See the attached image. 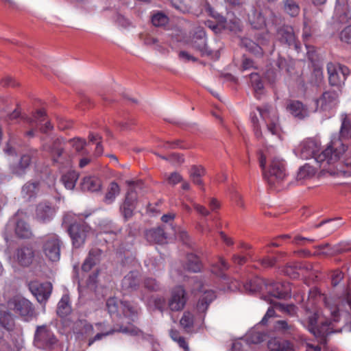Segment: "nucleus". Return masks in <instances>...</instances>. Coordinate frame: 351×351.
<instances>
[{"label": "nucleus", "instance_id": "obj_1", "mask_svg": "<svg viewBox=\"0 0 351 351\" xmlns=\"http://www.w3.org/2000/svg\"><path fill=\"white\" fill-rule=\"evenodd\" d=\"M341 145L340 140L332 138L329 146L319 153L318 143L315 140L308 139L302 142L294 149V153L302 159L307 160L313 158L322 167V170L326 171L330 175L350 176H351L350 170L337 169L335 171L327 168V166L335 163L339 158L341 151H338L337 147Z\"/></svg>", "mask_w": 351, "mask_h": 351}, {"label": "nucleus", "instance_id": "obj_2", "mask_svg": "<svg viewBox=\"0 0 351 351\" xmlns=\"http://www.w3.org/2000/svg\"><path fill=\"white\" fill-rule=\"evenodd\" d=\"M302 324L316 338L320 345L325 346L327 336L331 333V322L319 312L315 311L308 316L306 321H301Z\"/></svg>", "mask_w": 351, "mask_h": 351}, {"label": "nucleus", "instance_id": "obj_3", "mask_svg": "<svg viewBox=\"0 0 351 351\" xmlns=\"http://www.w3.org/2000/svg\"><path fill=\"white\" fill-rule=\"evenodd\" d=\"M259 163L263 171V176L270 186H276L281 184L287 177L286 164L284 160L274 156L271 158L269 169L266 171V158L261 154Z\"/></svg>", "mask_w": 351, "mask_h": 351}, {"label": "nucleus", "instance_id": "obj_4", "mask_svg": "<svg viewBox=\"0 0 351 351\" xmlns=\"http://www.w3.org/2000/svg\"><path fill=\"white\" fill-rule=\"evenodd\" d=\"M240 45L258 58L262 57L266 53H271L274 51L271 37L265 32L257 33L255 36V41L247 38H241Z\"/></svg>", "mask_w": 351, "mask_h": 351}, {"label": "nucleus", "instance_id": "obj_5", "mask_svg": "<svg viewBox=\"0 0 351 351\" xmlns=\"http://www.w3.org/2000/svg\"><path fill=\"white\" fill-rule=\"evenodd\" d=\"M34 345L47 351L54 350L59 346V341L47 325L38 326L34 335Z\"/></svg>", "mask_w": 351, "mask_h": 351}, {"label": "nucleus", "instance_id": "obj_6", "mask_svg": "<svg viewBox=\"0 0 351 351\" xmlns=\"http://www.w3.org/2000/svg\"><path fill=\"white\" fill-rule=\"evenodd\" d=\"M66 144L61 139L54 140L51 145H43V149L50 154L53 164L64 166L70 161V157L66 152Z\"/></svg>", "mask_w": 351, "mask_h": 351}, {"label": "nucleus", "instance_id": "obj_7", "mask_svg": "<svg viewBox=\"0 0 351 351\" xmlns=\"http://www.w3.org/2000/svg\"><path fill=\"white\" fill-rule=\"evenodd\" d=\"M62 241L56 234L46 235L43 241V252L45 256L52 262H56L60 258V250Z\"/></svg>", "mask_w": 351, "mask_h": 351}, {"label": "nucleus", "instance_id": "obj_8", "mask_svg": "<svg viewBox=\"0 0 351 351\" xmlns=\"http://www.w3.org/2000/svg\"><path fill=\"white\" fill-rule=\"evenodd\" d=\"M339 134L340 138H334L340 140L341 143V145L337 147V150L341 151V154L344 153L343 161L344 166L347 168V170L351 171V146L346 151L345 146L342 143V139L351 138V121L346 115L342 116Z\"/></svg>", "mask_w": 351, "mask_h": 351}, {"label": "nucleus", "instance_id": "obj_9", "mask_svg": "<svg viewBox=\"0 0 351 351\" xmlns=\"http://www.w3.org/2000/svg\"><path fill=\"white\" fill-rule=\"evenodd\" d=\"M25 215L18 210L10 219L9 226L14 228V232L20 239H28L33 237V232L25 219Z\"/></svg>", "mask_w": 351, "mask_h": 351}, {"label": "nucleus", "instance_id": "obj_10", "mask_svg": "<svg viewBox=\"0 0 351 351\" xmlns=\"http://www.w3.org/2000/svg\"><path fill=\"white\" fill-rule=\"evenodd\" d=\"M256 109L266 125L267 132L272 135L278 134L280 127L276 111L269 106H264L263 108L257 107Z\"/></svg>", "mask_w": 351, "mask_h": 351}, {"label": "nucleus", "instance_id": "obj_11", "mask_svg": "<svg viewBox=\"0 0 351 351\" xmlns=\"http://www.w3.org/2000/svg\"><path fill=\"white\" fill-rule=\"evenodd\" d=\"M277 39L282 45L293 48L298 52L300 51L301 45L295 36L293 28L289 25H282L276 30Z\"/></svg>", "mask_w": 351, "mask_h": 351}, {"label": "nucleus", "instance_id": "obj_12", "mask_svg": "<svg viewBox=\"0 0 351 351\" xmlns=\"http://www.w3.org/2000/svg\"><path fill=\"white\" fill-rule=\"evenodd\" d=\"M36 250L31 244H25L17 247L13 254L14 260L21 267H29L34 262Z\"/></svg>", "mask_w": 351, "mask_h": 351}, {"label": "nucleus", "instance_id": "obj_13", "mask_svg": "<svg viewBox=\"0 0 351 351\" xmlns=\"http://www.w3.org/2000/svg\"><path fill=\"white\" fill-rule=\"evenodd\" d=\"M90 230V227L84 222L74 223L69 226V233L75 247H80L84 244Z\"/></svg>", "mask_w": 351, "mask_h": 351}, {"label": "nucleus", "instance_id": "obj_14", "mask_svg": "<svg viewBox=\"0 0 351 351\" xmlns=\"http://www.w3.org/2000/svg\"><path fill=\"white\" fill-rule=\"evenodd\" d=\"M28 287L31 293L41 304L47 302L52 291V285L49 282L41 283L38 281H32Z\"/></svg>", "mask_w": 351, "mask_h": 351}, {"label": "nucleus", "instance_id": "obj_15", "mask_svg": "<svg viewBox=\"0 0 351 351\" xmlns=\"http://www.w3.org/2000/svg\"><path fill=\"white\" fill-rule=\"evenodd\" d=\"M329 82L332 86H340L344 83L346 77L350 74L349 69L346 66L337 67L332 62L327 64Z\"/></svg>", "mask_w": 351, "mask_h": 351}, {"label": "nucleus", "instance_id": "obj_16", "mask_svg": "<svg viewBox=\"0 0 351 351\" xmlns=\"http://www.w3.org/2000/svg\"><path fill=\"white\" fill-rule=\"evenodd\" d=\"M191 45L203 56L211 55V50L206 44V33L202 27H197L194 29L191 38Z\"/></svg>", "mask_w": 351, "mask_h": 351}, {"label": "nucleus", "instance_id": "obj_17", "mask_svg": "<svg viewBox=\"0 0 351 351\" xmlns=\"http://www.w3.org/2000/svg\"><path fill=\"white\" fill-rule=\"evenodd\" d=\"M97 330H99L93 337L88 339V346H90L94 342L102 339L104 337L112 335L114 332H121L131 335H137L138 330L133 326H120L119 329H111L108 331H103V324L98 323L96 324Z\"/></svg>", "mask_w": 351, "mask_h": 351}, {"label": "nucleus", "instance_id": "obj_18", "mask_svg": "<svg viewBox=\"0 0 351 351\" xmlns=\"http://www.w3.org/2000/svg\"><path fill=\"white\" fill-rule=\"evenodd\" d=\"M56 213V208L50 202H41L37 204L35 219L40 223H47L51 221Z\"/></svg>", "mask_w": 351, "mask_h": 351}, {"label": "nucleus", "instance_id": "obj_19", "mask_svg": "<svg viewBox=\"0 0 351 351\" xmlns=\"http://www.w3.org/2000/svg\"><path fill=\"white\" fill-rule=\"evenodd\" d=\"M13 310L21 317L28 319L34 316V308L30 301L24 298H16L10 303Z\"/></svg>", "mask_w": 351, "mask_h": 351}, {"label": "nucleus", "instance_id": "obj_20", "mask_svg": "<svg viewBox=\"0 0 351 351\" xmlns=\"http://www.w3.org/2000/svg\"><path fill=\"white\" fill-rule=\"evenodd\" d=\"M105 256V252L102 250L97 247L91 248L82 265V270L88 272L93 267L99 264Z\"/></svg>", "mask_w": 351, "mask_h": 351}, {"label": "nucleus", "instance_id": "obj_21", "mask_svg": "<svg viewBox=\"0 0 351 351\" xmlns=\"http://www.w3.org/2000/svg\"><path fill=\"white\" fill-rule=\"evenodd\" d=\"M338 103V94L335 91H326L316 101L317 108L328 112L334 108Z\"/></svg>", "mask_w": 351, "mask_h": 351}, {"label": "nucleus", "instance_id": "obj_22", "mask_svg": "<svg viewBox=\"0 0 351 351\" xmlns=\"http://www.w3.org/2000/svg\"><path fill=\"white\" fill-rule=\"evenodd\" d=\"M186 301L184 290L182 287H178L172 291L169 306L171 311H180L184 308Z\"/></svg>", "mask_w": 351, "mask_h": 351}, {"label": "nucleus", "instance_id": "obj_23", "mask_svg": "<svg viewBox=\"0 0 351 351\" xmlns=\"http://www.w3.org/2000/svg\"><path fill=\"white\" fill-rule=\"evenodd\" d=\"M140 275L137 271H132L125 275L121 281V287L124 291L132 292L140 285Z\"/></svg>", "mask_w": 351, "mask_h": 351}, {"label": "nucleus", "instance_id": "obj_24", "mask_svg": "<svg viewBox=\"0 0 351 351\" xmlns=\"http://www.w3.org/2000/svg\"><path fill=\"white\" fill-rule=\"evenodd\" d=\"M145 236L147 241L156 243H163L167 238L164 229L161 227L146 230Z\"/></svg>", "mask_w": 351, "mask_h": 351}, {"label": "nucleus", "instance_id": "obj_25", "mask_svg": "<svg viewBox=\"0 0 351 351\" xmlns=\"http://www.w3.org/2000/svg\"><path fill=\"white\" fill-rule=\"evenodd\" d=\"M31 162V156L24 154L21 156L19 162L11 166L12 173L17 176H21L26 173Z\"/></svg>", "mask_w": 351, "mask_h": 351}, {"label": "nucleus", "instance_id": "obj_26", "mask_svg": "<svg viewBox=\"0 0 351 351\" xmlns=\"http://www.w3.org/2000/svg\"><path fill=\"white\" fill-rule=\"evenodd\" d=\"M287 109L295 117L302 119L308 116V111L299 101H292L287 105Z\"/></svg>", "mask_w": 351, "mask_h": 351}, {"label": "nucleus", "instance_id": "obj_27", "mask_svg": "<svg viewBox=\"0 0 351 351\" xmlns=\"http://www.w3.org/2000/svg\"><path fill=\"white\" fill-rule=\"evenodd\" d=\"M101 186V180L95 176H88L83 178L81 187L83 191H98Z\"/></svg>", "mask_w": 351, "mask_h": 351}, {"label": "nucleus", "instance_id": "obj_28", "mask_svg": "<svg viewBox=\"0 0 351 351\" xmlns=\"http://www.w3.org/2000/svg\"><path fill=\"white\" fill-rule=\"evenodd\" d=\"M215 297V294L213 291H204L197 304V311L200 313H204Z\"/></svg>", "mask_w": 351, "mask_h": 351}, {"label": "nucleus", "instance_id": "obj_29", "mask_svg": "<svg viewBox=\"0 0 351 351\" xmlns=\"http://www.w3.org/2000/svg\"><path fill=\"white\" fill-rule=\"evenodd\" d=\"M215 297V294L213 291H204L197 304V311L200 313H204Z\"/></svg>", "mask_w": 351, "mask_h": 351}, {"label": "nucleus", "instance_id": "obj_30", "mask_svg": "<svg viewBox=\"0 0 351 351\" xmlns=\"http://www.w3.org/2000/svg\"><path fill=\"white\" fill-rule=\"evenodd\" d=\"M266 281L260 278H256L243 285V287L246 292L249 293H255L258 291H263L265 289Z\"/></svg>", "mask_w": 351, "mask_h": 351}, {"label": "nucleus", "instance_id": "obj_31", "mask_svg": "<svg viewBox=\"0 0 351 351\" xmlns=\"http://www.w3.org/2000/svg\"><path fill=\"white\" fill-rule=\"evenodd\" d=\"M264 300L273 304L276 308L278 309L282 313H287L290 316H295L297 314L298 308L292 304H285L281 303L274 302L270 298L265 296Z\"/></svg>", "mask_w": 351, "mask_h": 351}, {"label": "nucleus", "instance_id": "obj_32", "mask_svg": "<svg viewBox=\"0 0 351 351\" xmlns=\"http://www.w3.org/2000/svg\"><path fill=\"white\" fill-rule=\"evenodd\" d=\"M265 289L270 296L276 298H283L286 296V291L282 290V285L276 282H271L265 285Z\"/></svg>", "mask_w": 351, "mask_h": 351}, {"label": "nucleus", "instance_id": "obj_33", "mask_svg": "<svg viewBox=\"0 0 351 351\" xmlns=\"http://www.w3.org/2000/svg\"><path fill=\"white\" fill-rule=\"evenodd\" d=\"M228 268H229L228 263L222 257H219L218 262L212 264V272L213 274L220 276L221 278H222L224 280H227L228 277L223 273V271L228 269Z\"/></svg>", "mask_w": 351, "mask_h": 351}, {"label": "nucleus", "instance_id": "obj_34", "mask_svg": "<svg viewBox=\"0 0 351 351\" xmlns=\"http://www.w3.org/2000/svg\"><path fill=\"white\" fill-rule=\"evenodd\" d=\"M121 314L122 313L124 317H128L132 321H134L138 314L137 306H134L129 302L123 301L121 303Z\"/></svg>", "mask_w": 351, "mask_h": 351}, {"label": "nucleus", "instance_id": "obj_35", "mask_svg": "<svg viewBox=\"0 0 351 351\" xmlns=\"http://www.w3.org/2000/svg\"><path fill=\"white\" fill-rule=\"evenodd\" d=\"M71 312L70 299L67 295H64L58 304L57 314L60 317H65Z\"/></svg>", "mask_w": 351, "mask_h": 351}, {"label": "nucleus", "instance_id": "obj_36", "mask_svg": "<svg viewBox=\"0 0 351 351\" xmlns=\"http://www.w3.org/2000/svg\"><path fill=\"white\" fill-rule=\"evenodd\" d=\"M121 303H123V301H120L116 298L108 299L106 301V308L111 316H121Z\"/></svg>", "mask_w": 351, "mask_h": 351}, {"label": "nucleus", "instance_id": "obj_37", "mask_svg": "<svg viewBox=\"0 0 351 351\" xmlns=\"http://www.w3.org/2000/svg\"><path fill=\"white\" fill-rule=\"evenodd\" d=\"M201 263L198 257L193 254H189L186 256V263L184 268L194 273L199 272L201 270Z\"/></svg>", "mask_w": 351, "mask_h": 351}, {"label": "nucleus", "instance_id": "obj_38", "mask_svg": "<svg viewBox=\"0 0 351 351\" xmlns=\"http://www.w3.org/2000/svg\"><path fill=\"white\" fill-rule=\"evenodd\" d=\"M249 21L256 29L261 28L266 25L265 17L256 10H252V13L249 14Z\"/></svg>", "mask_w": 351, "mask_h": 351}, {"label": "nucleus", "instance_id": "obj_39", "mask_svg": "<svg viewBox=\"0 0 351 351\" xmlns=\"http://www.w3.org/2000/svg\"><path fill=\"white\" fill-rule=\"evenodd\" d=\"M40 190L38 182H28L22 188V194L28 199L35 197Z\"/></svg>", "mask_w": 351, "mask_h": 351}, {"label": "nucleus", "instance_id": "obj_40", "mask_svg": "<svg viewBox=\"0 0 351 351\" xmlns=\"http://www.w3.org/2000/svg\"><path fill=\"white\" fill-rule=\"evenodd\" d=\"M120 193V187L118 184L115 182H112L108 189V191L106 193L104 201L107 204H112L116 197Z\"/></svg>", "mask_w": 351, "mask_h": 351}, {"label": "nucleus", "instance_id": "obj_41", "mask_svg": "<svg viewBox=\"0 0 351 351\" xmlns=\"http://www.w3.org/2000/svg\"><path fill=\"white\" fill-rule=\"evenodd\" d=\"M205 169L202 166L193 165L191 167L189 175L192 182L197 185H202L201 177L205 174Z\"/></svg>", "mask_w": 351, "mask_h": 351}, {"label": "nucleus", "instance_id": "obj_42", "mask_svg": "<svg viewBox=\"0 0 351 351\" xmlns=\"http://www.w3.org/2000/svg\"><path fill=\"white\" fill-rule=\"evenodd\" d=\"M206 25L212 29L215 34H219L223 29H228V23L226 19L222 16L219 17L217 22L215 23L211 21L206 22Z\"/></svg>", "mask_w": 351, "mask_h": 351}, {"label": "nucleus", "instance_id": "obj_43", "mask_svg": "<svg viewBox=\"0 0 351 351\" xmlns=\"http://www.w3.org/2000/svg\"><path fill=\"white\" fill-rule=\"evenodd\" d=\"M315 173V169L308 164L301 167L297 173V180H304L312 178Z\"/></svg>", "mask_w": 351, "mask_h": 351}, {"label": "nucleus", "instance_id": "obj_44", "mask_svg": "<svg viewBox=\"0 0 351 351\" xmlns=\"http://www.w3.org/2000/svg\"><path fill=\"white\" fill-rule=\"evenodd\" d=\"M78 179V173L75 171H69L62 177V182L67 189L72 190Z\"/></svg>", "mask_w": 351, "mask_h": 351}, {"label": "nucleus", "instance_id": "obj_45", "mask_svg": "<svg viewBox=\"0 0 351 351\" xmlns=\"http://www.w3.org/2000/svg\"><path fill=\"white\" fill-rule=\"evenodd\" d=\"M251 86L253 88L256 96L261 95L264 88L263 82L258 73H251L250 75Z\"/></svg>", "mask_w": 351, "mask_h": 351}, {"label": "nucleus", "instance_id": "obj_46", "mask_svg": "<svg viewBox=\"0 0 351 351\" xmlns=\"http://www.w3.org/2000/svg\"><path fill=\"white\" fill-rule=\"evenodd\" d=\"M13 324L14 319L12 315L5 310H0V326L10 330Z\"/></svg>", "mask_w": 351, "mask_h": 351}, {"label": "nucleus", "instance_id": "obj_47", "mask_svg": "<svg viewBox=\"0 0 351 351\" xmlns=\"http://www.w3.org/2000/svg\"><path fill=\"white\" fill-rule=\"evenodd\" d=\"M284 10L291 16H295L299 14L300 8L297 3L293 0H283Z\"/></svg>", "mask_w": 351, "mask_h": 351}, {"label": "nucleus", "instance_id": "obj_48", "mask_svg": "<svg viewBox=\"0 0 351 351\" xmlns=\"http://www.w3.org/2000/svg\"><path fill=\"white\" fill-rule=\"evenodd\" d=\"M69 144L75 149L77 153L86 154L88 152L85 149L86 141L84 139L77 138L71 139Z\"/></svg>", "mask_w": 351, "mask_h": 351}, {"label": "nucleus", "instance_id": "obj_49", "mask_svg": "<svg viewBox=\"0 0 351 351\" xmlns=\"http://www.w3.org/2000/svg\"><path fill=\"white\" fill-rule=\"evenodd\" d=\"M76 328H79L80 332L87 336L93 334L94 328L93 325L88 323L86 320H79L75 323Z\"/></svg>", "mask_w": 351, "mask_h": 351}, {"label": "nucleus", "instance_id": "obj_50", "mask_svg": "<svg viewBox=\"0 0 351 351\" xmlns=\"http://www.w3.org/2000/svg\"><path fill=\"white\" fill-rule=\"evenodd\" d=\"M180 325L183 327V328L186 331H191V328L193 326V316L189 312L184 313L182 318L180 321Z\"/></svg>", "mask_w": 351, "mask_h": 351}, {"label": "nucleus", "instance_id": "obj_51", "mask_svg": "<svg viewBox=\"0 0 351 351\" xmlns=\"http://www.w3.org/2000/svg\"><path fill=\"white\" fill-rule=\"evenodd\" d=\"M275 330L285 334H290L294 330L293 325L289 324L285 320H278L274 325Z\"/></svg>", "mask_w": 351, "mask_h": 351}, {"label": "nucleus", "instance_id": "obj_52", "mask_svg": "<svg viewBox=\"0 0 351 351\" xmlns=\"http://www.w3.org/2000/svg\"><path fill=\"white\" fill-rule=\"evenodd\" d=\"M251 121L253 125L254 134L258 139L265 138V136L261 130V127L256 114H251Z\"/></svg>", "mask_w": 351, "mask_h": 351}, {"label": "nucleus", "instance_id": "obj_53", "mask_svg": "<svg viewBox=\"0 0 351 351\" xmlns=\"http://www.w3.org/2000/svg\"><path fill=\"white\" fill-rule=\"evenodd\" d=\"M279 76L280 71L274 69H268L265 73V78L271 85H273L276 83Z\"/></svg>", "mask_w": 351, "mask_h": 351}, {"label": "nucleus", "instance_id": "obj_54", "mask_svg": "<svg viewBox=\"0 0 351 351\" xmlns=\"http://www.w3.org/2000/svg\"><path fill=\"white\" fill-rule=\"evenodd\" d=\"M168 19L167 16L162 13H157L152 18L153 25L157 27L165 25Z\"/></svg>", "mask_w": 351, "mask_h": 351}, {"label": "nucleus", "instance_id": "obj_55", "mask_svg": "<svg viewBox=\"0 0 351 351\" xmlns=\"http://www.w3.org/2000/svg\"><path fill=\"white\" fill-rule=\"evenodd\" d=\"M144 287L152 291H157L160 289V285L152 278H146L143 282Z\"/></svg>", "mask_w": 351, "mask_h": 351}, {"label": "nucleus", "instance_id": "obj_56", "mask_svg": "<svg viewBox=\"0 0 351 351\" xmlns=\"http://www.w3.org/2000/svg\"><path fill=\"white\" fill-rule=\"evenodd\" d=\"M136 199L137 197L136 193L132 189H131L127 193L123 204L128 205V206H132L136 208Z\"/></svg>", "mask_w": 351, "mask_h": 351}, {"label": "nucleus", "instance_id": "obj_57", "mask_svg": "<svg viewBox=\"0 0 351 351\" xmlns=\"http://www.w3.org/2000/svg\"><path fill=\"white\" fill-rule=\"evenodd\" d=\"M135 208L132 206H128L124 204L120 206V211L125 220H128L133 215V210Z\"/></svg>", "mask_w": 351, "mask_h": 351}, {"label": "nucleus", "instance_id": "obj_58", "mask_svg": "<svg viewBox=\"0 0 351 351\" xmlns=\"http://www.w3.org/2000/svg\"><path fill=\"white\" fill-rule=\"evenodd\" d=\"M340 39L347 43H351V25L345 27L340 33Z\"/></svg>", "mask_w": 351, "mask_h": 351}, {"label": "nucleus", "instance_id": "obj_59", "mask_svg": "<svg viewBox=\"0 0 351 351\" xmlns=\"http://www.w3.org/2000/svg\"><path fill=\"white\" fill-rule=\"evenodd\" d=\"M181 141L180 140H176L172 141H167L159 145L160 147L165 149L183 148L180 145Z\"/></svg>", "mask_w": 351, "mask_h": 351}, {"label": "nucleus", "instance_id": "obj_60", "mask_svg": "<svg viewBox=\"0 0 351 351\" xmlns=\"http://www.w3.org/2000/svg\"><path fill=\"white\" fill-rule=\"evenodd\" d=\"M169 162L174 165H181L184 162V159L182 155L172 153L169 155Z\"/></svg>", "mask_w": 351, "mask_h": 351}, {"label": "nucleus", "instance_id": "obj_61", "mask_svg": "<svg viewBox=\"0 0 351 351\" xmlns=\"http://www.w3.org/2000/svg\"><path fill=\"white\" fill-rule=\"evenodd\" d=\"M332 219H329L327 221H322L321 223L315 226V228H319L324 225L326 223H330L327 227H326V234H329L335 230H336L340 225L334 224L332 222Z\"/></svg>", "mask_w": 351, "mask_h": 351}, {"label": "nucleus", "instance_id": "obj_62", "mask_svg": "<svg viewBox=\"0 0 351 351\" xmlns=\"http://www.w3.org/2000/svg\"><path fill=\"white\" fill-rule=\"evenodd\" d=\"M278 261V259L276 258H269V257H265L263 258L259 259V262L261 265L265 267H271L274 266L276 263Z\"/></svg>", "mask_w": 351, "mask_h": 351}, {"label": "nucleus", "instance_id": "obj_63", "mask_svg": "<svg viewBox=\"0 0 351 351\" xmlns=\"http://www.w3.org/2000/svg\"><path fill=\"white\" fill-rule=\"evenodd\" d=\"M182 180V176L178 172H173L167 177L168 183L171 185H176Z\"/></svg>", "mask_w": 351, "mask_h": 351}, {"label": "nucleus", "instance_id": "obj_64", "mask_svg": "<svg viewBox=\"0 0 351 351\" xmlns=\"http://www.w3.org/2000/svg\"><path fill=\"white\" fill-rule=\"evenodd\" d=\"M280 341L274 339L268 342V348L269 351H279Z\"/></svg>", "mask_w": 351, "mask_h": 351}]
</instances>
